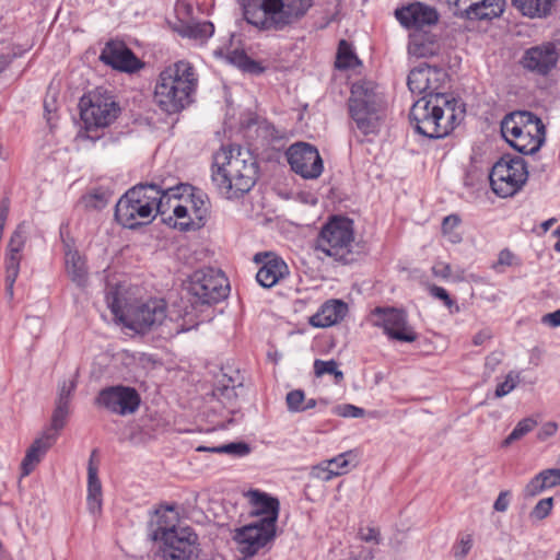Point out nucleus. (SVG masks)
<instances>
[{"label": "nucleus", "instance_id": "f257e3e1", "mask_svg": "<svg viewBox=\"0 0 560 560\" xmlns=\"http://www.w3.org/2000/svg\"><path fill=\"white\" fill-rule=\"evenodd\" d=\"M257 180V164L237 145L221 148L213 156L212 182L226 199H238L250 191Z\"/></svg>", "mask_w": 560, "mask_h": 560}, {"label": "nucleus", "instance_id": "f03ea898", "mask_svg": "<svg viewBox=\"0 0 560 560\" xmlns=\"http://www.w3.org/2000/svg\"><path fill=\"white\" fill-rule=\"evenodd\" d=\"M105 300L115 319L139 334L154 329L166 317L163 300L139 301L122 285H108Z\"/></svg>", "mask_w": 560, "mask_h": 560}, {"label": "nucleus", "instance_id": "7ed1b4c3", "mask_svg": "<svg viewBox=\"0 0 560 560\" xmlns=\"http://www.w3.org/2000/svg\"><path fill=\"white\" fill-rule=\"evenodd\" d=\"M464 110L445 94L423 95L410 109V120L418 133L440 139L450 135L463 119Z\"/></svg>", "mask_w": 560, "mask_h": 560}, {"label": "nucleus", "instance_id": "20e7f679", "mask_svg": "<svg viewBox=\"0 0 560 560\" xmlns=\"http://www.w3.org/2000/svg\"><path fill=\"white\" fill-rule=\"evenodd\" d=\"M199 83L195 67L187 60H178L165 67L154 86V102L167 114H175L194 101Z\"/></svg>", "mask_w": 560, "mask_h": 560}, {"label": "nucleus", "instance_id": "39448f33", "mask_svg": "<svg viewBox=\"0 0 560 560\" xmlns=\"http://www.w3.org/2000/svg\"><path fill=\"white\" fill-rule=\"evenodd\" d=\"M245 21L259 31H283L301 20L313 0H241Z\"/></svg>", "mask_w": 560, "mask_h": 560}, {"label": "nucleus", "instance_id": "423d86ee", "mask_svg": "<svg viewBox=\"0 0 560 560\" xmlns=\"http://www.w3.org/2000/svg\"><path fill=\"white\" fill-rule=\"evenodd\" d=\"M164 191V185L153 183L130 188L116 205V220L128 229L150 223L156 213L167 212Z\"/></svg>", "mask_w": 560, "mask_h": 560}, {"label": "nucleus", "instance_id": "0eeeda50", "mask_svg": "<svg viewBox=\"0 0 560 560\" xmlns=\"http://www.w3.org/2000/svg\"><path fill=\"white\" fill-rule=\"evenodd\" d=\"M165 207L173 210V226L179 231H195L202 228L209 213V199L206 192L189 184L166 187Z\"/></svg>", "mask_w": 560, "mask_h": 560}, {"label": "nucleus", "instance_id": "6e6552de", "mask_svg": "<svg viewBox=\"0 0 560 560\" xmlns=\"http://www.w3.org/2000/svg\"><path fill=\"white\" fill-rule=\"evenodd\" d=\"M348 107L361 133L368 136L380 131L385 116V101L373 82L361 80L353 83Z\"/></svg>", "mask_w": 560, "mask_h": 560}, {"label": "nucleus", "instance_id": "1a4fd4ad", "mask_svg": "<svg viewBox=\"0 0 560 560\" xmlns=\"http://www.w3.org/2000/svg\"><path fill=\"white\" fill-rule=\"evenodd\" d=\"M353 248V223L342 217H334L323 225L315 241L316 252L342 264L354 260Z\"/></svg>", "mask_w": 560, "mask_h": 560}, {"label": "nucleus", "instance_id": "9d476101", "mask_svg": "<svg viewBox=\"0 0 560 560\" xmlns=\"http://www.w3.org/2000/svg\"><path fill=\"white\" fill-rule=\"evenodd\" d=\"M527 177L523 158L503 154L492 164V192L501 198L512 197L522 189Z\"/></svg>", "mask_w": 560, "mask_h": 560}, {"label": "nucleus", "instance_id": "9b49d317", "mask_svg": "<svg viewBox=\"0 0 560 560\" xmlns=\"http://www.w3.org/2000/svg\"><path fill=\"white\" fill-rule=\"evenodd\" d=\"M161 542L160 552L164 560H198L200 545L198 535L188 526L180 529L166 528L155 535Z\"/></svg>", "mask_w": 560, "mask_h": 560}, {"label": "nucleus", "instance_id": "f8f14e48", "mask_svg": "<svg viewBox=\"0 0 560 560\" xmlns=\"http://www.w3.org/2000/svg\"><path fill=\"white\" fill-rule=\"evenodd\" d=\"M188 290L194 298V303L212 304L226 298L229 283L221 271L197 270L191 276Z\"/></svg>", "mask_w": 560, "mask_h": 560}, {"label": "nucleus", "instance_id": "ddd939ff", "mask_svg": "<svg viewBox=\"0 0 560 560\" xmlns=\"http://www.w3.org/2000/svg\"><path fill=\"white\" fill-rule=\"evenodd\" d=\"M371 320L392 340L410 343L418 339V334L408 323V316L404 310L375 307L371 313Z\"/></svg>", "mask_w": 560, "mask_h": 560}, {"label": "nucleus", "instance_id": "4468645a", "mask_svg": "<svg viewBox=\"0 0 560 560\" xmlns=\"http://www.w3.org/2000/svg\"><path fill=\"white\" fill-rule=\"evenodd\" d=\"M490 144L486 141L472 148L470 165L465 176V187L470 198L477 199L487 195L490 182Z\"/></svg>", "mask_w": 560, "mask_h": 560}, {"label": "nucleus", "instance_id": "2eb2a0df", "mask_svg": "<svg viewBox=\"0 0 560 560\" xmlns=\"http://www.w3.org/2000/svg\"><path fill=\"white\" fill-rule=\"evenodd\" d=\"M291 170L304 179H316L324 171L318 150L307 142H295L285 151Z\"/></svg>", "mask_w": 560, "mask_h": 560}, {"label": "nucleus", "instance_id": "dca6fc26", "mask_svg": "<svg viewBox=\"0 0 560 560\" xmlns=\"http://www.w3.org/2000/svg\"><path fill=\"white\" fill-rule=\"evenodd\" d=\"M81 118L89 127H106L118 114V106L112 96L100 92L84 96L80 102Z\"/></svg>", "mask_w": 560, "mask_h": 560}, {"label": "nucleus", "instance_id": "f3484780", "mask_svg": "<svg viewBox=\"0 0 560 560\" xmlns=\"http://www.w3.org/2000/svg\"><path fill=\"white\" fill-rule=\"evenodd\" d=\"M140 401V396L135 388L122 385L103 388L95 398L97 406L119 416L135 413Z\"/></svg>", "mask_w": 560, "mask_h": 560}, {"label": "nucleus", "instance_id": "a211bd4d", "mask_svg": "<svg viewBox=\"0 0 560 560\" xmlns=\"http://www.w3.org/2000/svg\"><path fill=\"white\" fill-rule=\"evenodd\" d=\"M275 534L276 527L256 522L235 529L233 539L238 552L244 558H248L271 541Z\"/></svg>", "mask_w": 560, "mask_h": 560}, {"label": "nucleus", "instance_id": "6ab92c4d", "mask_svg": "<svg viewBox=\"0 0 560 560\" xmlns=\"http://www.w3.org/2000/svg\"><path fill=\"white\" fill-rule=\"evenodd\" d=\"M559 57L560 55L556 48V44L552 42H546L527 48L524 51L520 63L529 72L539 75H547L557 67Z\"/></svg>", "mask_w": 560, "mask_h": 560}, {"label": "nucleus", "instance_id": "aec40b11", "mask_svg": "<svg viewBox=\"0 0 560 560\" xmlns=\"http://www.w3.org/2000/svg\"><path fill=\"white\" fill-rule=\"evenodd\" d=\"M445 77L446 74L441 68L423 65L410 71L407 84L413 94H441L438 91Z\"/></svg>", "mask_w": 560, "mask_h": 560}, {"label": "nucleus", "instance_id": "412c9836", "mask_svg": "<svg viewBox=\"0 0 560 560\" xmlns=\"http://www.w3.org/2000/svg\"><path fill=\"white\" fill-rule=\"evenodd\" d=\"M100 59L113 69L122 72H135L142 67V62L131 49L125 43L118 40L108 42L103 48Z\"/></svg>", "mask_w": 560, "mask_h": 560}, {"label": "nucleus", "instance_id": "4be33fe9", "mask_svg": "<svg viewBox=\"0 0 560 560\" xmlns=\"http://www.w3.org/2000/svg\"><path fill=\"white\" fill-rule=\"evenodd\" d=\"M395 16L402 26L415 28V31H421L424 26L434 25L439 21L438 11L421 2H413L397 9Z\"/></svg>", "mask_w": 560, "mask_h": 560}, {"label": "nucleus", "instance_id": "5701e85b", "mask_svg": "<svg viewBox=\"0 0 560 560\" xmlns=\"http://www.w3.org/2000/svg\"><path fill=\"white\" fill-rule=\"evenodd\" d=\"M254 260L261 264L256 280L262 288H272L289 275L288 265L272 253H258Z\"/></svg>", "mask_w": 560, "mask_h": 560}, {"label": "nucleus", "instance_id": "b1692460", "mask_svg": "<svg viewBox=\"0 0 560 560\" xmlns=\"http://www.w3.org/2000/svg\"><path fill=\"white\" fill-rule=\"evenodd\" d=\"M524 128L542 130L544 122L535 114L527 110H517L508 114L501 121V136L509 143Z\"/></svg>", "mask_w": 560, "mask_h": 560}, {"label": "nucleus", "instance_id": "393cba45", "mask_svg": "<svg viewBox=\"0 0 560 560\" xmlns=\"http://www.w3.org/2000/svg\"><path fill=\"white\" fill-rule=\"evenodd\" d=\"M246 495L254 506L253 513L264 515L258 522L276 527L279 515V501L259 490H249Z\"/></svg>", "mask_w": 560, "mask_h": 560}, {"label": "nucleus", "instance_id": "a878e982", "mask_svg": "<svg viewBox=\"0 0 560 560\" xmlns=\"http://www.w3.org/2000/svg\"><path fill=\"white\" fill-rule=\"evenodd\" d=\"M55 441L56 434L50 432H45L39 438L34 440V442L27 448L26 454L22 460V476H28L35 469L47 451L52 446Z\"/></svg>", "mask_w": 560, "mask_h": 560}, {"label": "nucleus", "instance_id": "bb28decb", "mask_svg": "<svg viewBox=\"0 0 560 560\" xmlns=\"http://www.w3.org/2000/svg\"><path fill=\"white\" fill-rule=\"evenodd\" d=\"M348 306L340 300H330L324 303L320 308L310 318L314 327L326 328L339 323L346 316Z\"/></svg>", "mask_w": 560, "mask_h": 560}, {"label": "nucleus", "instance_id": "cd10ccee", "mask_svg": "<svg viewBox=\"0 0 560 560\" xmlns=\"http://www.w3.org/2000/svg\"><path fill=\"white\" fill-rule=\"evenodd\" d=\"M546 139V127L542 130L524 128L520 135L509 140V144L522 154H534L544 144Z\"/></svg>", "mask_w": 560, "mask_h": 560}, {"label": "nucleus", "instance_id": "c85d7f7f", "mask_svg": "<svg viewBox=\"0 0 560 560\" xmlns=\"http://www.w3.org/2000/svg\"><path fill=\"white\" fill-rule=\"evenodd\" d=\"M440 45L434 35L413 31L409 36L408 52L417 58H427L439 52Z\"/></svg>", "mask_w": 560, "mask_h": 560}, {"label": "nucleus", "instance_id": "c756f323", "mask_svg": "<svg viewBox=\"0 0 560 560\" xmlns=\"http://www.w3.org/2000/svg\"><path fill=\"white\" fill-rule=\"evenodd\" d=\"M96 451H93L88 467V509L91 513H97L102 508V486L97 477V467L93 464V456Z\"/></svg>", "mask_w": 560, "mask_h": 560}, {"label": "nucleus", "instance_id": "7c9ffc66", "mask_svg": "<svg viewBox=\"0 0 560 560\" xmlns=\"http://www.w3.org/2000/svg\"><path fill=\"white\" fill-rule=\"evenodd\" d=\"M513 5L530 19H546L552 13L556 0H512Z\"/></svg>", "mask_w": 560, "mask_h": 560}, {"label": "nucleus", "instance_id": "2f4dec72", "mask_svg": "<svg viewBox=\"0 0 560 560\" xmlns=\"http://www.w3.org/2000/svg\"><path fill=\"white\" fill-rule=\"evenodd\" d=\"M67 275L79 287L88 281V268L84 258L74 249H68L65 255Z\"/></svg>", "mask_w": 560, "mask_h": 560}, {"label": "nucleus", "instance_id": "473e14b6", "mask_svg": "<svg viewBox=\"0 0 560 560\" xmlns=\"http://www.w3.org/2000/svg\"><path fill=\"white\" fill-rule=\"evenodd\" d=\"M454 9L455 15H466L468 19H486L488 0H446Z\"/></svg>", "mask_w": 560, "mask_h": 560}, {"label": "nucleus", "instance_id": "72a5a7b5", "mask_svg": "<svg viewBox=\"0 0 560 560\" xmlns=\"http://www.w3.org/2000/svg\"><path fill=\"white\" fill-rule=\"evenodd\" d=\"M174 30L183 37H188L195 40L205 42L213 35L214 26L211 22H180Z\"/></svg>", "mask_w": 560, "mask_h": 560}, {"label": "nucleus", "instance_id": "f704fd0d", "mask_svg": "<svg viewBox=\"0 0 560 560\" xmlns=\"http://www.w3.org/2000/svg\"><path fill=\"white\" fill-rule=\"evenodd\" d=\"M22 253L8 250L5 259V284L7 294L13 298V285L19 276Z\"/></svg>", "mask_w": 560, "mask_h": 560}, {"label": "nucleus", "instance_id": "c9c22d12", "mask_svg": "<svg viewBox=\"0 0 560 560\" xmlns=\"http://www.w3.org/2000/svg\"><path fill=\"white\" fill-rule=\"evenodd\" d=\"M156 525L155 528L152 529L151 538L155 541V535L161 530L163 532L166 528L170 529H180V526H177V514L173 506H166L165 509H161L156 511Z\"/></svg>", "mask_w": 560, "mask_h": 560}, {"label": "nucleus", "instance_id": "e433bc0d", "mask_svg": "<svg viewBox=\"0 0 560 560\" xmlns=\"http://www.w3.org/2000/svg\"><path fill=\"white\" fill-rule=\"evenodd\" d=\"M359 63L360 61L350 45L346 40H341L338 47L336 67L338 69H351Z\"/></svg>", "mask_w": 560, "mask_h": 560}, {"label": "nucleus", "instance_id": "4c0bfd02", "mask_svg": "<svg viewBox=\"0 0 560 560\" xmlns=\"http://www.w3.org/2000/svg\"><path fill=\"white\" fill-rule=\"evenodd\" d=\"M537 425L536 420L533 418H524L515 425L513 431L503 440L502 447H508L515 441L521 440L527 433H529Z\"/></svg>", "mask_w": 560, "mask_h": 560}, {"label": "nucleus", "instance_id": "58836bf2", "mask_svg": "<svg viewBox=\"0 0 560 560\" xmlns=\"http://www.w3.org/2000/svg\"><path fill=\"white\" fill-rule=\"evenodd\" d=\"M229 60L237 66L240 69L250 72V73H260L262 68L260 65L249 58L244 51L234 50L229 55Z\"/></svg>", "mask_w": 560, "mask_h": 560}, {"label": "nucleus", "instance_id": "ea45409f", "mask_svg": "<svg viewBox=\"0 0 560 560\" xmlns=\"http://www.w3.org/2000/svg\"><path fill=\"white\" fill-rule=\"evenodd\" d=\"M357 454L354 451H348L336 457L328 459L326 466H331L334 471H339V476L349 471L350 466H354Z\"/></svg>", "mask_w": 560, "mask_h": 560}, {"label": "nucleus", "instance_id": "a19ab883", "mask_svg": "<svg viewBox=\"0 0 560 560\" xmlns=\"http://www.w3.org/2000/svg\"><path fill=\"white\" fill-rule=\"evenodd\" d=\"M520 373L511 371L506 374L503 381H499L494 390V396L498 398L504 397L510 394L520 383Z\"/></svg>", "mask_w": 560, "mask_h": 560}, {"label": "nucleus", "instance_id": "79ce46f5", "mask_svg": "<svg viewBox=\"0 0 560 560\" xmlns=\"http://www.w3.org/2000/svg\"><path fill=\"white\" fill-rule=\"evenodd\" d=\"M314 371L316 376H323L325 374H332L335 376L336 383H339L343 380V373L338 370L337 362L334 360L323 361L315 360L314 362Z\"/></svg>", "mask_w": 560, "mask_h": 560}, {"label": "nucleus", "instance_id": "37998d69", "mask_svg": "<svg viewBox=\"0 0 560 560\" xmlns=\"http://www.w3.org/2000/svg\"><path fill=\"white\" fill-rule=\"evenodd\" d=\"M212 453H224L233 456H245L249 454L250 447L245 442H233L211 448Z\"/></svg>", "mask_w": 560, "mask_h": 560}, {"label": "nucleus", "instance_id": "c03bdc74", "mask_svg": "<svg viewBox=\"0 0 560 560\" xmlns=\"http://www.w3.org/2000/svg\"><path fill=\"white\" fill-rule=\"evenodd\" d=\"M305 394L302 389H294L287 394L285 402L290 412H303Z\"/></svg>", "mask_w": 560, "mask_h": 560}, {"label": "nucleus", "instance_id": "a18cd8bd", "mask_svg": "<svg viewBox=\"0 0 560 560\" xmlns=\"http://www.w3.org/2000/svg\"><path fill=\"white\" fill-rule=\"evenodd\" d=\"M69 412V404L57 401L56 408L51 418V429L59 431L63 428L66 418Z\"/></svg>", "mask_w": 560, "mask_h": 560}, {"label": "nucleus", "instance_id": "49530a36", "mask_svg": "<svg viewBox=\"0 0 560 560\" xmlns=\"http://www.w3.org/2000/svg\"><path fill=\"white\" fill-rule=\"evenodd\" d=\"M552 505V498H545L539 500L537 504L534 506V509L530 511L529 517L537 521L546 518L550 514Z\"/></svg>", "mask_w": 560, "mask_h": 560}, {"label": "nucleus", "instance_id": "de8ad7c7", "mask_svg": "<svg viewBox=\"0 0 560 560\" xmlns=\"http://www.w3.org/2000/svg\"><path fill=\"white\" fill-rule=\"evenodd\" d=\"M26 241V231L24 225L20 224L16 230L12 233L9 244L8 250L22 253Z\"/></svg>", "mask_w": 560, "mask_h": 560}, {"label": "nucleus", "instance_id": "09e8293b", "mask_svg": "<svg viewBox=\"0 0 560 560\" xmlns=\"http://www.w3.org/2000/svg\"><path fill=\"white\" fill-rule=\"evenodd\" d=\"M20 54L21 51H16L11 43L0 40V72Z\"/></svg>", "mask_w": 560, "mask_h": 560}, {"label": "nucleus", "instance_id": "8fccbe9b", "mask_svg": "<svg viewBox=\"0 0 560 560\" xmlns=\"http://www.w3.org/2000/svg\"><path fill=\"white\" fill-rule=\"evenodd\" d=\"M326 465L327 460H324L318 465L313 466L311 469V476L324 481H329L332 478L339 476V471H334V468L331 466Z\"/></svg>", "mask_w": 560, "mask_h": 560}, {"label": "nucleus", "instance_id": "3c124183", "mask_svg": "<svg viewBox=\"0 0 560 560\" xmlns=\"http://www.w3.org/2000/svg\"><path fill=\"white\" fill-rule=\"evenodd\" d=\"M472 547V538L469 534L460 535L458 541L453 547L454 557L458 560L464 559Z\"/></svg>", "mask_w": 560, "mask_h": 560}, {"label": "nucleus", "instance_id": "603ef678", "mask_svg": "<svg viewBox=\"0 0 560 560\" xmlns=\"http://www.w3.org/2000/svg\"><path fill=\"white\" fill-rule=\"evenodd\" d=\"M545 489H548L546 486V481L542 477H540V472L536 475L525 487L524 495L526 498H534Z\"/></svg>", "mask_w": 560, "mask_h": 560}, {"label": "nucleus", "instance_id": "864d4df0", "mask_svg": "<svg viewBox=\"0 0 560 560\" xmlns=\"http://www.w3.org/2000/svg\"><path fill=\"white\" fill-rule=\"evenodd\" d=\"M460 219L456 214H450L442 222V231L445 235H450V241L456 243L459 241L458 234H453V230L458 226Z\"/></svg>", "mask_w": 560, "mask_h": 560}, {"label": "nucleus", "instance_id": "5fc2aeb1", "mask_svg": "<svg viewBox=\"0 0 560 560\" xmlns=\"http://www.w3.org/2000/svg\"><path fill=\"white\" fill-rule=\"evenodd\" d=\"M364 409L351 404H343L335 407L334 413L345 418H360L364 416Z\"/></svg>", "mask_w": 560, "mask_h": 560}, {"label": "nucleus", "instance_id": "6e6d98bb", "mask_svg": "<svg viewBox=\"0 0 560 560\" xmlns=\"http://www.w3.org/2000/svg\"><path fill=\"white\" fill-rule=\"evenodd\" d=\"M540 477L546 481L547 488L560 486V468H550L540 471Z\"/></svg>", "mask_w": 560, "mask_h": 560}, {"label": "nucleus", "instance_id": "4d7b16f0", "mask_svg": "<svg viewBox=\"0 0 560 560\" xmlns=\"http://www.w3.org/2000/svg\"><path fill=\"white\" fill-rule=\"evenodd\" d=\"M514 259L515 256L512 252H510L509 249H503L500 252L498 261L494 265H492V268L499 271H503L504 267L513 265Z\"/></svg>", "mask_w": 560, "mask_h": 560}, {"label": "nucleus", "instance_id": "13d9d810", "mask_svg": "<svg viewBox=\"0 0 560 560\" xmlns=\"http://www.w3.org/2000/svg\"><path fill=\"white\" fill-rule=\"evenodd\" d=\"M75 388V382L70 381H63L60 385L59 395L57 401H63L67 404H70V398Z\"/></svg>", "mask_w": 560, "mask_h": 560}, {"label": "nucleus", "instance_id": "bf43d9fd", "mask_svg": "<svg viewBox=\"0 0 560 560\" xmlns=\"http://www.w3.org/2000/svg\"><path fill=\"white\" fill-rule=\"evenodd\" d=\"M360 538L365 542L378 544L380 530L374 527H362L359 530Z\"/></svg>", "mask_w": 560, "mask_h": 560}, {"label": "nucleus", "instance_id": "052dcab7", "mask_svg": "<svg viewBox=\"0 0 560 560\" xmlns=\"http://www.w3.org/2000/svg\"><path fill=\"white\" fill-rule=\"evenodd\" d=\"M430 293L435 299L443 301L445 306H447L450 310L455 305L453 300L450 298L447 291L441 287L432 285L430 288Z\"/></svg>", "mask_w": 560, "mask_h": 560}, {"label": "nucleus", "instance_id": "680f3d73", "mask_svg": "<svg viewBox=\"0 0 560 560\" xmlns=\"http://www.w3.org/2000/svg\"><path fill=\"white\" fill-rule=\"evenodd\" d=\"M511 492L509 490L500 492L492 508L498 512H505L510 505Z\"/></svg>", "mask_w": 560, "mask_h": 560}, {"label": "nucleus", "instance_id": "e2e57ef3", "mask_svg": "<svg viewBox=\"0 0 560 560\" xmlns=\"http://www.w3.org/2000/svg\"><path fill=\"white\" fill-rule=\"evenodd\" d=\"M557 430L558 425L556 422H547L538 431L537 438L541 441H545L548 438L555 435Z\"/></svg>", "mask_w": 560, "mask_h": 560}, {"label": "nucleus", "instance_id": "0e129e2a", "mask_svg": "<svg viewBox=\"0 0 560 560\" xmlns=\"http://www.w3.org/2000/svg\"><path fill=\"white\" fill-rule=\"evenodd\" d=\"M10 201L8 198H2L0 201V230H4V225L9 215Z\"/></svg>", "mask_w": 560, "mask_h": 560}, {"label": "nucleus", "instance_id": "69168bd1", "mask_svg": "<svg viewBox=\"0 0 560 560\" xmlns=\"http://www.w3.org/2000/svg\"><path fill=\"white\" fill-rule=\"evenodd\" d=\"M541 322L551 327L560 326V308L552 313L545 314Z\"/></svg>", "mask_w": 560, "mask_h": 560}, {"label": "nucleus", "instance_id": "338daca9", "mask_svg": "<svg viewBox=\"0 0 560 560\" xmlns=\"http://www.w3.org/2000/svg\"><path fill=\"white\" fill-rule=\"evenodd\" d=\"M432 270L436 277L447 278L451 276V267L444 262H438L433 266Z\"/></svg>", "mask_w": 560, "mask_h": 560}, {"label": "nucleus", "instance_id": "774afa93", "mask_svg": "<svg viewBox=\"0 0 560 560\" xmlns=\"http://www.w3.org/2000/svg\"><path fill=\"white\" fill-rule=\"evenodd\" d=\"M504 5V0H492V19L502 14Z\"/></svg>", "mask_w": 560, "mask_h": 560}]
</instances>
